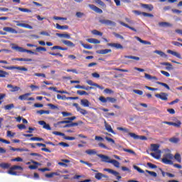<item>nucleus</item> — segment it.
Wrapping results in <instances>:
<instances>
[{"label":"nucleus","mask_w":182,"mask_h":182,"mask_svg":"<svg viewBox=\"0 0 182 182\" xmlns=\"http://www.w3.org/2000/svg\"><path fill=\"white\" fill-rule=\"evenodd\" d=\"M31 141H43V138H39V137H31L30 139Z\"/></svg>","instance_id":"49530a36"},{"label":"nucleus","mask_w":182,"mask_h":182,"mask_svg":"<svg viewBox=\"0 0 182 182\" xmlns=\"http://www.w3.org/2000/svg\"><path fill=\"white\" fill-rule=\"evenodd\" d=\"M61 42L64 44L66 45V46H70V48H75V43H73L70 41L68 40H62Z\"/></svg>","instance_id":"aec40b11"},{"label":"nucleus","mask_w":182,"mask_h":182,"mask_svg":"<svg viewBox=\"0 0 182 182\" xmlns=\"http://www.w3.org/2000/svg\"><path fill=\"white\" fill-rule=\"evenodd\" d=\"M65 125L63 126L64 129L68 127H75V126H79V123L77 122H71V123H65Z\"/></svg>","instance_id":"393cba45"},{"label":"nucleus","mask_w":182,"mask_h":182,"mask_svg":"<svg viewBox=\"0 0 182 182\" xmlns=\"http://www.w3.org/2000/svg\"><path fill=\"white\" fill-rule=\"evenodd\" d=\"M92 33L95 35V36H103V33L97 31V30H92Z\"/></svg>","instance_id":"58836bf2"},{"label":"nucleus","mask_w":182,"mask_h":182,"mask_svg":"<svg viewBox=\"0 0 182 182\" xmlns=\"http://www.w3.org/2000/svg\"><path fill=\"white\" fill-rule=\"evenodd\" d=\"M18 11H21V12H27L28 14L32 12V10L28 9H23V8L18 7Z\"/></svg>","instance_id":"de8ad7c7"},{"label":"nucleus","mask_w":182,"mask_h":182,"mask_svg":"<svg viewBox=\"0 0 182 182\" xmlns=\"http://www.w3.org/2000/svg\"><path fill=\"white\" fill-rule=\"evenodd\" d=\"M112 52L111 49H104L97 50V53L99 55H107V53H110Z\"/></svg>","instance_id":"6ab92c4d"},{"label":"nucleus","mask_w":182,"mask_h":182,"mask_svg":"<svg viewBox=\"0 0 182 182\" xmlns=\"http://www.w3.org/2000/svg\"><path fill=\"white\" fill-rule=\"evenodd\" d=\"M173 154H171V153H167L164 154V157L161 159L162 163H164V164H169L171 166H173Z\"/></svg>","instance_id":"f03ea898"},{"label":"nucleus","mask_w":182,"mask_h":182,"mask_svg":"<svg viewBox=\"0 0 182 182\" xmlns=\"http://www.w3.org/2000/svg\"><path fill=\"white\" fill-rule=\"evenodd\" d=\"M11 161H23V159L21 157H17L15 159H12Z\"/></svg>","instance_id":"774afa93"},{"label":"nucleus","mask_w":182,"mask_h":182,"mask_svg":"<svg viewBox=\"0 0 182 182\" xmlns=\"http://www.w3.org/2000/svg\"><path fill=\"white\" fill-rule=\"evenodd\" d=\"M3 31H4L5 32H10V33H18V31L12 27H4L3 28Z\"/></svg>","instance_id":"f3484780"},{"label":"nucleus","mask_w":182,"mask_h":182,"mask_svg":"<svg viewBox=\"0 0 182 182\" xmlns=\"http://www.w3.org/2000/svg\"><path fill=\"white\" fill-rule=\"evenodd\" d=\"M31 96V93H26L24 95H20L18 97L19 100H31L33 101L35 100V98L33 97H29Z\"/></svg>","instance_id":"6e6552de"},{"label":"nucleus","mask_w":182,"mask_h":182,"mask_svg":"<svg viewBox=\"0 0 182 182\" xmlns=\"http://www.w3.org/2000/svg\"><path fill=\"white\" fill-rule=\"evenodd\" d=\"M95 178L97 180H102V178H109V176H107L102 173H97L95 174Z\"/></svg>","instance_id":"412c9836"},{"label":"nucleus","mask_w":182,"mask_h":182,"mask_svg":"<svg viewBox=\"0 0 182 182\" xmlns=\"http://www.w3.org/2000/svg\"><path fill=\"white\" fill-rule=\"evenodd\" d=\"M11 170H23V168L22 166H13L11 167Z\"/></svg>","instance_id":"6e6d98bb"},{"label":"nucleus","mask_w":182,"mask_h":182,"mask_svg":"<svg viewBox=\"0 0 182 182\" xmlns=\"http://www.w3.org/2000/svg\"><path fill=\"white\" fill-rule=\"evenodd\" d=\"M107 46H111V48H114L115 49H123V46L117 43H109Z\"/></svg>","instance_id":"9b49d317"},{"label":"nucleus","mask_w":182,"mask_h":182,"mask_svg":"<svg viewBox=\"0 0 182 182\" xmlns=\"http://www.w3.org/2000/svg\"><path fill=\"white\" fill-rule=\"evenodd\" d=\"M141 6L142 8H144V9H148V11H149V12H151V11H153V9H154V7H153V5H151V4H141Z\"/></svg>","instance_id":"4be33fe9"},{"label":"nucleus","mask_w":182,"mask_h":182,"mask_svg":"<svg viewBox=\"0 0 182 182\" xmlns=\"http://www.w3.org/2000/svg\"><path fill=\"white\" fill-rule=\"evenodd\" d=\"M107 100L109 103H116V102H117L116 98L110 97H107Z\"/></svg>","instance_id":"5fc2aeb1"},{"label":"nucleus","mask_w":182,"mask_h":182,"mask_svg":"<svg viewBox=\"0 0 182 182\" xmlns=\"http://www.w3.org/2000/svg\"><path fill=\"white\" fill-rule=\"evenodd\" d=\"M100 23H102V25H107L108 26H114L116 25V23L114 21H112L110 20H106V19H100L99 21Z\"/></svg>","instance_id":"1a4fd4ad"},{"label":"nucleus","mask_w":182,"mask_h":182,"mask_svg":"<svg viewBox=\"0 0 182 182\" xmlns=\"http://www.w3.org/2000/svg\"><path fill=\"white\" fill-rule=\"evenodd\" d=\"M77 95H79L80 96H86L87 95V93L86 92V91L77 90Z\"/></svg>","instance_id":"3c124183"},{"label":"nucleus","mask_w":182,"mask_h":182,"mask_svg":"<svg viewBox=\"0 0 182 182\" xmlns=\"http://www.w3.org/2000/svg\"><path fill=\"white\" fill-rule=\"evenodd\" d=\"M53 18L55 21H68V18L65 17L54 16Z\"/></svg>","instance_id":"603ef678"},{"label":"nucleus","mask_w":182,"mask_h":182,"mask_svg":"<svg viewBox=\"0 0 182 182\" xmlns=\"http://www.w3.org/2000/svg\"><path fill=\"white\" fill-rule=\"evenodd\" d=\"M11 60H18V62H33V60L31 58H12Z\"/></svg>","instance_id":"2eb2a0df"},{"label":"nucleus","mask_w":182,"mask_h":182,"mask_svg":"<svg viewBox=\"0 0 182 182\" xmlns=\"http://www.w3.org/2000/svg\"><path fill=\"white\" fill-rule=\"evenodd\" d=\"M124 58L126 59H134V60H140V58L133 55H125Z\"/></svg>","instance_id":"37998d69"},{"label":"nucleus","mask_w":182,"mask_h":182,"mask_svg":"<svg viewBox=\"0 0 182 182\" xmlns=\"http://www.w3.org/2000/svg\"><path fill=\"white\" fill-rule=\"evenodd\" d=\"M123 151H126V153H130V154H134V156H136V152L132 149H123Z\"/></svg>","instance_id":"13d9d810"},{"label":"nucleus","mask_w":182,"mask_h":182,"mask_svg":"<svg viewBox=\"0 0 182 182\" xmlns=\"http://www.w3.org/2000/svg\"><path fill=\"white\" fill-rule=\"evenodd\" d=\"M79 109L77 110V112H80V113H81V114H83L84 116L85 114H87V111H86L84 109H82L81 107L78 108Z\"/></svg>","instance_id":"680f3d73"},{"label":"nucleus","mask_w":182,"mask_h":182,"mask_svg":"<svg viewBox=\"0 0 182 182\" xmlns=\"http://www.w3.org/2000/svg\"><path fill=\"white\" fill-rule=\"evenodd\" d=\"M133 14H135V15H143V16H145L146 18H154V16L151 14L146 13V12H141L140 11L134 10L132 11Z\"/></svg>","instance_id":"423d86ee"},{"label":"nucleus","mask_w":182,"mask_h":182,"mask_svg":"<svg viewBox=\"0 0 182 182\" xmlns=\"http://www.w3.org/2000/svg\"><path fill=\"white\" fill-rule=\"evenodd\" d=\"M56 36H58V38H65V39H70V34L69 33H56Z\"/></svg>","instance_id":"5701e85b"},{"label":"nucleus","mask_w":182,"mask_h":182,"mask_svg":"<svg viewBox=\"0 0 182 182\" xmlns=\"http://www.w3.org/2000/svg\"><path fill=\"white\" fill-rule=\"evenodd\" d=\"M135 39H136V41L140 42V43H143V45H151V42L147 41H144L141 38H140V37L135 36Z\"/></svg>","instance_id":"b1692460"},{"label":"nucleus","mask_w":182,"mask_h":182,"mask_svg":"<svg viewBox=\"0 0 182 182\" xmlns=\"http://www.w3.org/2000/svg\"><path fill=\"white\" fill-rule=\"evenodd\" d=\"M159 149H160V145L157 144H151V151H154V153H151V156L154 159H156V160H159L161 157V151Z\"/></svg>","instance_id":"f257e3e1"},{"label":"nucleus","mask_w":182,"mask_h":182,"mask_svg":"<svg viewBox=\"0 0 182 182\" xmlns=\"http://www.w3.org/2000/svg\"><path fill=\"white\" fill-rule=\"evenodd\" d=\"M7 87H8V89H11L10 92H18V90H21V87H19L18 86L14 87V85H11V84L7 85Z\"/></svg>","instance_id":"4468645a"},{"label":"nucleus","mask_w":182,"mask_h":182,"mask_svg":"<svg viewBox=\"0 0 182 182\" xmlns=\"http://www.w3.org/2000/svg\"><path fill=\"white\" fill-rule=\"evenodd\" d=\"M147 166L148 167H149L150 168H157V166L150 162L147 163Z\"/></svg>","instance_id":"338daca9"},{"label":"nucleus","mask_w":182,"mask_h":182,"mask_svg":"<svg viewBox=\"0 0 182 182\" xmlns=\"http://www.w3.org/2000/svg\"><path fill=\"white\" fill-rule=\"evenodd\" d=\"M76 119V117H67V118H65L63 121H60L58 122H57V124L59 125V124H65V123H73V120H75Z\"/></svg>","instance_id":"39448f33"},{"label":"nucleus","mask_w":182,"mask_h":182,"mask_svg":"<svg viewBox=\"0 0 182 182\" xmlns=\"http://www.w3.org/2000/svg\"><path fill=\"white\" fill-rule=\"evenodd\" d=\"M146 173H148V174H150L151 177H157V173L154 171H150L149 170H146Z\"/></svg>","instance_id":"864d4df0"},{"label":"nucleus","mask_w":182,"mask_h":182,"mask_svg":"<svg viewBox=\"0 0 182 182\" xmlns=\"http://www.w3.org/2000/svg\"><path fill=\"white\" fill-rule=\"evenodd\" d=\"M56 29H60V31H65L66 29H69V26L65 25V26H60L59 23L55 24Z\"/></svg>","instance_id":"a878e982"},{"label":"nucleus","mask_w":182,"mask_h":182,"mask_svg":"<svg viewBox=\"0 0 182 182\" xmlns=\"http://www.w3.org/2000/svg\"><path fill=\"white\" fill-rule=\"evenodd\" d=\"M9 174H11V176H18V173L16 171H14V169L12 168H10V169L8 171Z\"/></svg>","instance_id":"4d7b16f0"},{"label":"nucleus","mask_w":182,"mask_h":182,"mask_svg":"<svg viewBox=\"0 0 182 182\" xmlns=\"http://www.w3.org/2000/svg\"><path fill=\"white\" fill-rule=\"evenodd\" d=\"M37 113L38 114H41V115H42V114H50V111L41 109V110L37 111Z\"/></svg>","instance_id":"ea45409f"},{"label":"nucleus","mask_w":182,"mask_h":182,"mask_svg":"<svg viewBox=\"0 0 182 182\" xmlns=\"http://www.w3.org/2000/svg\"><path fill=\"white\" fill-rule=\"evenodd\" d=\"M6 76H9V73L6 71L0 70V77H6Z\"/></svg>","instance_id":"4c0bfd02"},{"label":"nucleus","mask_w":182,"mask_h":182,"mask_svg":"<svg viewBox=\"0 0 182 182\" xmlns=\"http://www.w3.org/2000/svg\"><path fill=\"white\" fill-rule=\"evenodd\" d=\"M169 141L171 142V143H178V138H176V137H173V138H171L169 139Z\"/></svg>","instance_id":"69168bd1"},{"label":"nucleus","mask_w":182,"mask_h":182,"mask_svg":"<svg viewBox=\"0 0 182 182\" xmlns=\"http://www.w3.org/2000/svg\"><path fill=\"white\" fill-rule=\"evenodd\" d=\"M11 48L14 49V50H17V52H21L22 53L26 52V53H31V55H38L36 53H35L31 50H26V49H25L22 47H19L18 46H12Z\"/></svg>","instance_id":"7ed1b4c3"},{"label":"nucleus","mask_w":182,"mask_h":182,"mask_svg":"<svg viewBox=\"0 0 182 182\" xmlns=\"http://www.w3.org/2000/svg\"><path fill=\"white\" fill-rule=\"evenodd\" d=\"M104 123H105V129L107 131L109 132V133H112V134H116V132H114V131L113 130L110 124H107L106 121H105Z\"/></svg>","instance_id":"ddd939ff"},{"label":"nucleus","mask_w":182,"mask_h":182,"mask_svg":"<svg viewBox=\"0 0 182 182\" xmlns=\"http://www.w3.org/2000/svg\"><path fill=\"white\" fill-rule=\"evenodd\" d=\"M15 23H16V26H20L21 28H26V29H33V27L29 24L20 23L18 21H15Z\"/></svg>","instance_id":"9d476101"},{"label":"nucleus","mask_w":182,"mask_h":182,"mask_svg":"<svg viewBox=\"0 0 182 182\" xmlns=\"http://www.w3.org/2000/svg\"><path fill=\"white\" fill-rule=\"evenodd\" d=\"M172 126H174V127H181V121L178 120L176 122H173Z\"/></svg>","instance_id":"09e8293b"},{"label":"nucleus","mask_w":182,"mask_h":182,"mask_svg":"<svg viewBox=\"0 0 182 182\" xmlns=\"http://www.w3.org/2000/svg\"><path fill=\"white\" fill-rule=\"evenodd\" d=\"M117 130H119L120 132H124V133H129V129L127 128L123 127H117Z\"/></svg>","instance_id":"e2e57ef3"},{"label":"nucleus","mask_w":182,"mask_h":182,"mask_svg":"<svg viewBox=\"0 0 182 182\" xmlns=\"http://www.w3.org/2000/svg\"><path fill=\"white\" fill-rule=\"evenodd\" d=\"M57 99L58 100H68V97H66V95H60L58 94Z\"/></svg>","instance_id":"c03bdc74"},{"label":"nucleus","mask_w":182,"mask_h":182,"mask_svg":"<svg viewBox=\"0 0 182 182\" xmlns=\"http://www.w3.org/2000/svg\"><path fill=\"white\" fill-rule=\"evenodd\" d=\"M14 107H15V105L14 104H9L4 106V109L6 110H11V109H14Z\"/></svg>","instance_id":"a18cd8bd"},{"label":"nucleus","mask_w":182,"mask_h":182,"mask_svg":"<svg viewBox=\"0 0 182 182\" xmlns=\"http://www.w3.org/2000/svg\"><path fill=\"white\" fill-rule=\"evenodd\" d=\"M159 26H162L163 28H168L173 26L171 23L167 22H159Z\"/></svg>","instance_id":"72a5a7b5"},{"label":"nucleus","mask_w":182,"mask_h":182,"mask_svg":"<svg viewBox=\"0 0 182 182\" xmlns=\"http://www.w3.org/2000/svg\"><path fill=\"white\" fill-rule=\"evenodd\" d=\"M109 163L111 164H113V166H114V167H120V163H119V161H116L115 159H111Z\"/></svg>","instance_id":"f704fd0d"},{"label":"nucleus","mask_w":182,"mask_h":182,"mask_svg":"<svg viewBox=\"0 0 182 182\" xmlns=\"http://www.w3.org/2000/svg\"><path fill=\"white\" fill-rule=\"evenodd\" d=\"M92 11H95L96 14H103V10H102L101 9L95 5H92Z\"/></svg>","instance_id":"c756f323"},{"label":"nucleus","mask_w":182,"mask_h":182,"mask_svg":"<svg viewBox=\"0 0 182 182\" xmlns=\"http://www.w3.org/2000/svg\"><path fill=\"white\" fill-rule=\"evenodd\" d=\"M11 167V164L8 163H1L0 168H3L4 170H8Z\"/></svg>","instance_id":"c85d7f7f"},{"label":"nucleus","mask_w":182,"mask_h":182,"mask_svg":"<svg viewBox=\"0 0 182 182\" xmlns=\"http://www.w3.org/2000/svg\"><path fill=\"white\" fill-rule=\"evenodd\" d=\"M10 150H11V151H23V149L14 148V147H12V146H10Z\"/></svg>","instance_id":"bf43d9fd"},{"label":"nucleus","mask_w":182,"mask_h":182,"mask_svg":"<svg viewBox=\"0 0 182 182\" xmlns=\"http://www.w3.org/2000/svg\"><path fill=\"white\" fill-rule=\"evenodd\" d=\"M81 105L84 107H89V100H81Z\"/></svg>","instance_id":"c9c22d12"},{"label":"nucleus","mask_w":182,"mask_h":182,"mask_svg":"<svg viewBox=\"0 0 182 182\" xmlns=\"http://www.w3.org/2000/svg\"><path fill=\"white\" fill-rule=\"evenodd\" d=\"M155 97H156L157 99H161V100H164L165 102H167L168 100V94L166 92H161L160 94H156Z\"/></svg>","instance_id":"20e7f679"},{"label":"nucleus","mask_w":182,"mask_h":182,"mask_svg":"<svg viewBox=\"0 0 182 182\" xmlns=\"http://www.w3.org/2000/svg\"><path fill=\"white\" fill-rule=\"evenodd\" d=\"M99 100H100L102 102V103H107V102H108L107 97L106 98L103 96L100 97Z\"/></svg>","instance_id":"052dcab7"},{"label":"nucleus","mask_w":182,"mask_h":182,"mask_svg":"<svg viewBox=\"0 0 182 182\" xmlns=\"http://www.w3.org/2000/svg\"><path fill=\"white\" fill-rule=\"evenodd\" d=\"M156 84L160 85L161 86H164V87H166V89H167L168 90H170V86H168V85H167L166 83L158 81L156 82Z\"/></svg>","instance_id":"79ce46f5"},{"label":"nucleus","mask_w":182,"mask_h":182,"mask_svg":"<svg viewBox=\"0 0 182 182\" xmlns=\"http://www.w3.org/2000/svg\"><path fill=\"white\" fill-rule=\"evenodd\" d=\"M98 157H100L102 161L104 163H110V157L104 154H98Z\"/></svg>","instance_id":"f8f14e48"},{"label":"nucleus","mask_w":182,"mask_h":182,"mask_svg":"<svg viewBox=\"0 0 182 182\" xmlns=\"http://www.w3.org/2000/svg\"><path fill=\"white\" fill-rule=\"evenodd\" d=\"M144 77L147 79L148 80H151L154 79V80H159V78L156 76H151L150 74L145 73Z\"/></svg>","instance_id":"7c9ffc66"},{"label":"nucleus","mask_w":182,"mask_h":182,"mask_svg":"<svg viewBox=\"0 0 182 182\" xmlns=\"http://www.w3.org/2000/svg\"><path fill=\"white\" fill-rule=\"evenodd\" d=\"M174 159L178 163H181V155H180V154L176 153L174 156Z\"/></svg>","instance_id":"a19ab883"},{"label":"nucleus","mask_w":182,"mask_h":182,"mask_svg":"<svg viewBox=\"0 0 182 182\" xmlns=\"http://www.w3.org/2000/svg\"><path fill=\"white\" fill-rule=\"evenodd\" d=\"M119 23L122 26H124L125 28H128V29H131V31H133L134 32H137V30L136 28L129 26L128 24L125 23L124 22L120 21Z\"/></svg>","instance_id":"cd10ccee"},{"label":"nucleus","mask_w":182,"mask_h":182,"mask_svg":"<svg viewBox=\"0 0 182 182\" xmlns=\"http://www.w3.org/2000/svg\"><path fill=\"white\" fill-rule=\"evenodd\" d=\"M154 53L159 55L161 58H167V54H165L164 52L161 50H156L154 51Z\"/></svg>","instance_id":"473e14b6"},{"label":"nucleus","mask_w":182,"mask_h":182,"mask_svg":"<svg viewBox=\"0 0 182 182\" xmlns=\"http://www.w3.org/2000/svg\"><path fill=\"white\" fill-rule=\"evenodd\" d=\"M160 65H162V66H168L166 67V70H171V69H173V65H171V63H161Z\"/></svg>","instance_id":"bb28decb"},{"label":"nucleus","mask_w":182,"mask_h":182,"mask_svg":"<svg viewBox=\"0 0 182 182\" xmlns=\"http://www.w3.org/2000/svg\"><path fill=\"white\" fill-rule=\"evenodd\" d=\"M47 106L51 109V110H59V107L53 104H48Z\"/></svg>","instance_id":"e433bc0d"},{"label":"nucleus","mask_w":182,"mask_h":182,"mask_svg":"<svg viewBox=\"0 0 182 182\" xmlns=\"http://www.w3.org/2000/svg\"><path fill=\"white\" fill-rule=\"evenodd\" d=\"M129 136H130V137H132V139H134L135 140H137V139H139V135H136L134 133H132V132H128Z\"/></svg>","instance_id":"8fccbe9b"},{"label":"nucleus","mask_w":182,"mask_h":182,"mask_svg":"<svg viewBox=\"0 0 182 182\" xmlns=\"http://www.w3.org/2000/svg\"><path fill=\"white\" fill-rule=\"evenodd\" d=\"M134 93H136V95H139V96H141L143 95V91L139 90H133Z\"/></svg>","instance_id":"0e129e2a"},{"label":"nucleus","mask_w":182,"mask_h":182,"mask_svg":"<svg viewBox=\"0 0 182 182\" xmlns=\"http://www.w3.org/2000/svg\"><path fill=\"white\" fill-rule=\"evenodd\" d=\"M167 53H170L171 55H173V56H176V58H178V59H181V54H180L178 52L173 51L171 50H168Z\"/></svg>","instance_id":"dca6fc26"},{"label":"nucleus","mask_w":182,"mask_h":182,"mask_svg":"<svg viewBox=\"0 0 182 182\" xmlns=\"http://www.w3.org/2000/svg\"><path fill=\"white\" fill-rule=\"evenodd\" d=\"M4 69H7L8 70H13V69H16L17 70H23V72H28V68L25 67H16V66H11L6 67L3 66Z\"/></svg>","instance_id":"0eeeda50"},{"label":"nucleus","mask_w":182,"mask_h":182,"mask_svg":"<svg viewBox=\"0 0 182 182\" xmlns=\"http://www.w3.org/2000/svg\"><path fill=\"white\" fill-rule=\"evenodd\" d=\"M48 90H53V92H56V93H61V94H65L68 95V92L65 90H58V88L55 87H48Z\"/></svg>","instance_id":"a211bd4d"},{"label":"nucleus","mask_w":182,"mask_h":182,"mask_svg":"<svg viewBox=\"0 0 182 182\" xmlns=\"http://www.w3.org/2000/svg\"><path fill=\"white\" fill-rule=\"evenodd\" d=\"M54 176H60L59 173L58 172H52L50 173H46L45 177L47 178H52Z\"/></svg>","instance_id":"2f4dec72"}]
</instances>
